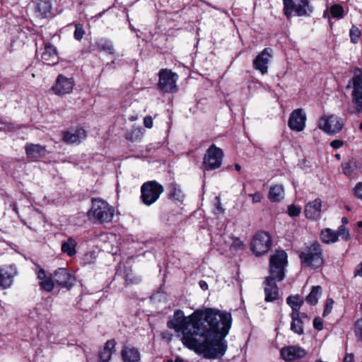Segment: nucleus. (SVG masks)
I'll use <instances>...</instances> for the list:
<instances>
[{
    "mask_svg": "<svg viewBox=\"0 0 362 362\" xmlns=\"http://www.w3.org/2000/svg\"><path fill=\"white\" fill-rule=\"evenodd\" d=\"M299 258L303 266L313 269H319L324 264L322 249L317 242L313 243L301 251Z\"/></svg>",
    "mask_w": 362,
    "mask_h": 362,
    "instance_id": "5",
    "label": "nucleus"
},
{
    "mask_svg": "<svg viewBox=\"0 0 362 362\" xmlns=\"http://www.w3.org/2000/svg\"><path fill=\"white\" fill-rule=\"evenodd\" d=\"M35 11L42 18H48L52 14V4L50 0H37Z\"/></svg>",
    "mask_w": 362,
    "mask_h": 362,
    "instance_id": "22",
    "label": "nucleus"
},
{
    "mask_svg": "<svg viewBox=\"0 0 362 362\" xmlns=\"http://www.w3.org/2000/svg\"><path fill=\"white\" fill-rule=\"evenodd\" d=\"M97 48L100 50L113 54L115 52L114 47L112 41L108 39L101 38L95 42Z\"/></svg>",
    "mask_w": 362,
    "mask_h": 362,
    "instance_id": "32",
    "label": "nucleus"
},
{
    "mask_svg": "<svg viewBox=\"0 0 362 362\" xmlns=\"http://www.w3.org/2000/svg\"><path fill=\"white\" fill-rule=\"evenodd\" d=\"M355 335L358 340L362 341V319L356 321L354 328Z\"/></svg>",
    "mask_w": 362,
    "mask_h": 362,
    "instance_id": "41",
    "label": "nucleus"
},
{
    "mask_svg": "<svg viewBox=\"0 0 362 362\" xmlns=\"http://www.w3.org/2000/svg\"><path fill=\"white\" fill-rule=\"evenodd\" d=\"M170 197L174 199L175 200H177L178 198L175 197V194L173 192L170 193Z\"/></svg>",
    "mask_w": 362,
    "mask_h": 362,
    "instance_id": "55",
    "label": "nucleus"
},
{
    "mask_svg": "<svg viewBox=\"0 0 362 362\" xmlns=\"http://www.w3.org/2000/svg\"><path fill=\"white\" fill-rule=\"evenodd\" d=\"M28 158L37 159L46 155L45 146L40 144H27L25 146Z\"/></svg>",
    "mask_w": 362,
    "mask_h": 362,
    "instance_id": "21",
    "label": "nucleus"
},
{
    "mask_svg": "<svg viewBox=\"0 0 362 362\" xmlns=\"http://www.w3.org/2000/svg\"><path fill=\"white\" fill-rule=\"evenodd\" d=\"M162 339L166 341H170L172 339V334H170L168 331H164L161 332Z\"/></svg>",
    "mask_w": 362,
    "mask_h": 362,
    "instance_id": "50",
    "label": "nucleus"
},
{
    "mask_svg": "<svg viewBox=\"0 0 362 362\" xmlns=\"http://www.w3.org/2000/svg\"><path fill=\"white\" fill-rule=\"evenodd\" d=\"M232 243L230 246L231 250H238L243 248L244 244L243 241H241L238 238H232Z\"/></svg>",
    "mask_w": 362,
    "mask_h": 362,
    "instance_id": "42",
    "label": "nucleus"
},
{
    "mask_svg": "<svg viewBox=\"0 0 362 362\" xmlns=\"http://www.w3.org/2000/svg\"><path fill=\"white\" fill-rule=\"evenodd\" d=\"M301 212V207L294 204H291L288 206V214L290 216H298Z\"/></svg>",
    "mask_w": 362,
    "mask_h": 362,
    "instance_id": "40",
    "label": "nucleus"
},
{
    "mask_svg": "<svg viewBox=\"0 0 362 362\" xmlns=\"http://www.w3.org/2000/svg\"><path fill=\"white\" fill-rule=\"evenodd\" d=\"M322 200L319 198L309 202L305 206V215L306 218L317 220L321 215Z\"/></svg>",
    "mask_w": 362,
    "mask_h": 362,
    "instance_id": "18",
    "label": "nucleus"
},
{
    "mask_svg": "<svg viewBox=\"0 0 362 362\" xmlns=\"http://www.w3.org/2000/svg\"><path fill=\"white\" fill-rule=\"evenodd\" d=\"M217 211L219 212V213H223V209L220 206V204L218 205L217 206Z\"/></svg>",
    "mask_w": 362,
    "mask_h": 362,
    "instance_id": "58",
    "label": "nucleus"
},
{
    "mask_svg": "<svg viewBox=\"0 0 362 362\" xmlns=\"http://www.w3.org/2000/svg\"><path fill=\"white\" fill-rule=\"evenodd\" d=\"M159 295H160V293H156V294H153V296H152V298H153L154 300H156V299H157V298H158V296H159Z\"/></svg>",
    "mask_w": 362,
    "mask_h": 362,
    "instance_id": "59",
    "label": "nucleus"
},
{
    "mask_svg": "<svg viewBox=\"0 0 362 362\" xmlns=\"http://www.w3.org/2000/svg\"><path fill=\"white\" fill-rule=\"evenodd\" d=\"M54 282L64 288H70L75 281V278L65 268H59L53 274Z\"/></svg>",
    "mask_w": 362,
    "mask_h": 362,
    "instance_id": "16",
    "label": "nucleus"
},
{
    "mask_svg": "<svg viewBox=\"0 0 362 362\" xmlns=\"http://www.w3.org/2000/svg\"><path fill=\"white\" fill-rule=\"evenodd\" d=\"M354 275L362 277V262L358 264L356 267Z\"/></svg>",
    "mask_w": 362,
    "mask_h": 362,
    "instance_id": "51",
    "label": "nucleus"
},
{
    "mask_svg": "<svg viewBox=\"0 0 362 362\" xmlns=\"http://www.w3.org/2000/svg\"><path fill=\"white\" fill-rule=\"evenodd\" d=\"M91 203V208L87 213L89 220L99 223L112 221L115 215V209L112 206L100 198H93Z\"/></svg>",
    "mask_w": 362,
    "mask_h": 362,
    "instance_id": "3",
    "label": "nucleus"
},
{
    "mask_svg": "<svg viewBox=\"0 0 362 362\" xmlns=\"http://www.w3.org/2000/svg\"><path fill=\"white\" fill-rule=\"evenodd\" d=\"M86 136V131L82 128L71 129L62 134V139L67 144H78Z\"/></svg>",
    "mask_w": 362,
    "mask_h": 362,
    "instance_id": "19",
    "label": "nucleus"
},
{
    "mask_svg": "<svg viewBox=\"0 0 362 362\" xmlns=\"http://www.w3.org/2000/svg\"><path fill=\"white\" fill-rule=\"evenodd\" d=\"M330 13L332 17L341 18L344 16V8L339 4H334L330 8Z\"/></svg>",
    "mask_w": 362,
    "mask_h": 362,
    "instance_id": "36",
    "label": "nucleus"
},
{
    "mask_svg": "<svg viewBox=\"0 0 362 362\" xmlns=\"http://www.w3.org/2000/svg\"><path fill=\"white\" fill-rule=\"evenodd\" d=\"M41 58L44 63L47 65H54L57 64L59 57L55 47L49 42L45 43Z\"/></svg>",
    "mask_w": 362,
    "mask_h": 362,
    "instance_id": "20",
    "label": "nucleus"
},
{
    "mask_svg": "<svg viewBox=\"0 0 362 362\" xmlns=\"http://www.w3.org/2000/svg\"><path fill=\"white\" fill-rule=\"evenodd\" d=\"M37 270L36 271V274L40 281L47 278L44 269L41 268L39 265L37 266Z\"/></svg>",
    "mask_w": 362,
    "mask_h": 362,
    "instance_id": "45",
    "label": "nucleus"
},
{
    "mask_svg": "<svg viewBox=\"0 0 362 362\" xmlns=\"http://www.w3.org/2000/svg\"><path fill=\"white\" fill-rule=\"evenodd\" d=\"M357 226L358 228H361L362 227V221H360L357 223Z\"/></svg>",
    "mask_w": 362,
    "mask_h": 362,
    "instance_id": "60",
    "label": "nucleus"
},
{
    "mask_svg": "<svg viewBox=\"0 0 362 362\" xmlns=\"http://www.w3.org/2000/svg\"><path fill=\"white\" fill-rule=\"evenodd\" d=\"M235 170H236L237 171H238V172H239V171L240 170V169H241V166H240L239 164H235Z\"/></svg>",
    "mask_w": 362,
    "mask_h": 362,
    "instance_id": "57",
    "label": "nucleus"
},
{
    "mask_svg": "<svg viewBox=\"0 0 362 362\" xmlns=\"http://www.w3.org/2000/svg\"><path fill=\"white\" fill-rule=\"evenodd\" d=\"M163 191V185L156 180L146 182L141 187V201L146 206H151L158 199Z\"/></svg>",
    "mask_w": 362,
    "mask_h": 362,
    "instance_id": "6",
    "label": "nucleus"
},
{
    "mask_svg": "<svg viewBox=\"0 0 362 362\" xmlns=\"http://www.w3.org/2000/svg\"><path fill=\"white\" fill-rule=\"evenodd\" d=\"M116 341L115 339H110L106 341L103 349L99 354L100 362H109L111 360L112 355L115 352Z\"/></svg>",
    "mask_w": 362,
    "mask_h": 362,
    "instance_id": "24",
    "label": "nucleus"
},
{
    "mask_svg": "<svg viewBox=\"0 0 362 362\" xmlns=\"http://www.w3.org/2000/svg\"><path fill=\"white\" fill-rule=\"evenodd\" d=\"M354 194L359 199H362V182H359L354 188Z\"/></svg>",
    "mask_w": 362,
    "mask_h": 362,
    "instance_id": "47",
    "label": "nucleus"
},
{
    "mask_svg": "<svg viewBox=\"0 0 362 362\" xmlns=\"http://www.w3.org/2000/svg\"><path fill=\"white\" fill-rule=\"evenodd\" d=\"M320 239L326 244L334 243L338 240L336 232L330 228L322 230L320 233Z\"/></svg>",
    "mask_w": 362,
    "mask_h": 362,
    "instance_id": "31",
    "label": "nucleus"
},
{
    "mask_svg": "<svg viewBox=\"0 0 362 362\" xmlns=\"http://www.w3.org/2000/svg\"><path fill=\"white\" fill-rule=\"evenodd\" d=\"M361 32L355 25H353L349 30L350 40L352 43H357L359 37H361Z\"/></svg>",
    "mask_w": 362,
    "mask_h": 362,
    "instance_id": "37",
    "label": "nucleus"
},
{
    "mask_svg": "<svg viewBox=\"0 0 362 362\" xmlns=\"http://www.w3.org/2000/svg\"><path fill=\"white\" fill-rule=\"evenodd\" d=\"M337 234V238L339 236H341L342 239L347 241L350 239V235L349 231L346 230L345 226L341 225L339 227L338 230L335 231Z\"/></svg>",
    "mask_w": 362,
    "mask_h": 362,
    "instance_id": "39",
    "label": "nucleus"
},
{
    "mask_svg": "<svg viewBox=\"0 0 362 362\" xmlns=\"http://www.w3.org/2000/svg\"><path fill=\"white\" fill-rule=\"evenodd\" d=\"M287 304L291 308V313H300L301 306L303 304V300L299 295L290 296L286 299Z\"/></svg>",
    "mask_w": 362,
    "mask_h": 362,
    "instance_id": "28",
    "label": "nucleus"
},
{
    "mask_svg": "<svg viewBox=\"0 0 362 362\" xmlns=\"http://www.w3.org/2000/svg\"><path fill=\"white\" fill-rule=\"evenodd\" d=\"M84 33L85 31L83 25L80 23H76L75 25V30L74 33V38L77 40H81L83 38Z\"/></svg>",
    "mask_w": 362,
    "mask_h": 362,
    "instance_id": "38",
    "label": "nucleus"
},
{
    "mask_svg": "<svg viewBox=\"0 0 362 362\" xmlns=\"http://www.w3.org/2000/svg\"><path fill=\"white\" fill-rule=\"evenodd\" d=\"M18 274L15 264L5 265L0 268V286L3 288H9L13 284V279Z\"/></svg>",
    "mask_w": 362,
    "mask_h": 362,
    "instance_id": "14",
    "label": "nucleus"
},
{
    "mask_svg": "<svg viewBox=\"0 0 362 362\" xmlns=\"http://www.w3.org/2000/svg\"><path fill=\"white\" fill-rule=\"evenodd\" d=\"M347 88H351L353 107L347 110L350 115L362 113V71L355 69L354 76L349 81Z\"/></svg>",
    "mask_w": 362,
    "mask_h": 362,
    "instance_id": "4",
    "label": "nucleus"
},
{
    "mask_svg": "<svg viewBox=\"0 0 362 362\" xmlns=\"http://www.w3.org/2000/svg\"><path fill=\"white\" fill-rule=\"evenodd\" d=\"M74 86V81L73 78H69L59 74L55 85L52 87V90L57 95L69 94L72 91Z\"/></svg>",
    "mask_w": 362,
    "mask_h": 362,
    "instance_id": "15",
    "label": "nucleus"
},
{
    "mask_svg": "<svg viewBox=\"0 0 362 362\" xmlns=\"http://www.w3.org/2000/svg\"><path fill=\"white\" fill-rule=\"evenodd\" d=\"M343 173L348 177H355L359 170L358 163L355 159L342 163Z\"/></svg>",
    "mask_w": 362,
    "mask_h": 362,
    "instance_id": "25",
    "label": "nucleus"
},
{
    "mask_svg": "<svg viewBox=\"0 0 362 362\" xmlns=\"http://www.w3.org/2000/svg\"><path fill=\"white\" fill-rule=\"evenodd\" d=\"M359 129H360V130H361V131H362V122H361V123L360 124V125H359Z\"/></svg>",
    "mask_w": 362,
    "mask_h": 362,
    "instance_id": "61",
    "label": "nucleus"
},
{
    "mask_svg": "<svg viewBox=\"0 0 362 362\" xmlns=\"http://www.w3.org/2000/svg\"><path fill=\"white\" fill-rule=\"evenodd\" d=\"M272 57V49L264 48L253 60V68L262 74L268 72V64Z\"/></svg>",
    "mask_w": 362,
    "mask_h": 362,
    "instance_id": "13",
    "label": "nucleus"
},
{
    "mask_svg": "<svg viewBox=\"0 0 362 362\" xmlns=\"http://www.w3.org/2000/svg\"><path fill=\"white\" fill-rule=\"evenodd\" d=\"M223 157L221 148L212 144L206 151L204 159L203 166L206 170H212L221 167Z\"/></svg>",
    "mask_w": 362,
    "mask_h": 362,
    "instance_id": "8",
    "label": "nucleus"
},
{
    "mask_svg": "<svg viewBox=\"0 0 362 362\" xmlns=\"http://www.w3.org/2000/svg\"><path fill=\"white\" fill-rule=\"evenodd\" d=\"M121 356L123 362H138L140 360V353L134 347L124 346Z\"/></svg>",
    "mask_w": 362,
    "mask_h": 362,
    "instance_id": "23",
    "label": "nucleus"
},
{
    "mask_svg": "<svg viewBox=\"0 0 362 362\" xmlns=\"http://www.w3.org/2000/svg\"><path fill=\"white\" fill-rule=\"evenodd\" d=\"M284 11L285 16L288 18L291 17L293 11H296V4L293 0H283Z\"/></svg>",
    "mask_w": 362,
    "mask_h": 362,
    "instance_id": "34",
    "label": "nucleus"
},
{
    "mask_svg": "<svg viewBox=\"0 0 362 362\" xmlns=\"http://www.w3.org/2000/svg\"><path fill=\"white\" fill-rule=\"evenodd\" d=\"M168 327L170 329H174L179 334L181 332V310H177L175 312L174 317L168 322Z\"/></svg>",
    "mask_w": 362,
    "mask_h": 362,
    "instance_id": "30",
    "label": "nucleus"
},
{
    "mask_svg": "<svg viewBox=\"0 0 362 362\" xmlns=\"http://www.w3.org/2000/svg\"><path fill=\"white\" fill-rule=\"evenodd\" d=\"M306 115L301 108L294 110L290 115L288 126L295 132H300L305 127Z\"/></svg>",
    "mask_w": 362,
    "mask_h": 362,
    "instance_id": "11",
    "label": "nucleus"
},
{
    "mask_svg": "<svg viewBox=\"0 0 362 362\" xmlns=\"http://www.w3.org/2000/svg\"><path fill=\"white\" fill-rule=\"evenodd\" d=\"M230 313L214 308L182 315V344L208 359L223 356L228 348L225 337L231 327Z\"/></svg>",
    "mask_w": 362,
    "mask_h": 362,
    "instance_id": "1",
    "label": "nucleus"
},
{
    "mask_svg": "<svg viewBox=\"0 0 362 362\" xmlns=\"http://www.w3.org/2000/svg\"><path fill=\"white\" fill-rule=\"evenodd\" d=\"M333 305L334 300L332 298H327L326 300L323 311V316H326L331 313L332 309L333 308Z\"/></svg>",
    "mask_w": 362,
    "mask_h": 362,
    "instance_id": "43",
    "label": "nucleus"
},
{
    "mask_svg": "<svg viewBox=\"0 0 362 362\" xmlns=\"http://www.w3.org/2000/svg\"><path fill=\"white\" fill-rule=\"evenodd\" d=\"M296 14L298 16H309L313 12V7L310 5L308 0H300L296 4Z\"/></svg>",
    "mask_w": 362,
    "mask_h": 362,
    "instance_id": "27",
    "label": "nucleus"
},
{
    "mask_svg": "<svg viewBox=\"0 0 362 362\" xmlns=\"http://www.w3.org/2000/svg\"><path fill=\"white\" fill-rule=\"evenodd\" d=\"M54 279L53 277H47L41 281L39 282V285L41 288V289L50 292L54 288Z\"/></svg>",
    "mask_w": 362,
    "mask_h": 362,
    "instance_id": "35",
    "label": "nucleus"
},
{
    "mask_svg": "<svg viewBox=\"0 0 362 362\" xmlns=\"http://www.w3.org/2000/svg\"><path fill=\"white\" fill-rule=\"evenodd\" d=\"M153 119L151 116H146L144 119V124L146 128H151L153 127Z\"/></svg>",
    "mask_w": 362,
    "mask_h": 362,
    "instance_id": "48",
    "label": "nucleus"
},
{
    "mask_svg": "<svg viewBox=\"0 0 362 362\" xmlns=\"http://www.w3.org/2000/svg\"><path fill=\"white\" fill-rule=\"evenodd\" d=\"M317 127L329 135L339 133L344 127L341 118L334 115H323L320 117Z\"/></svg>",
    "mask_w": 362,
    "mask_h": 362,
    "instance_id": "7",
    "label": "nucleus"
},
{
    "mask_svg": "<svg viewBox=\"0 0 362 362\" xmlns=\"http://www.w3.org/2000/svg\"><path fill=\"white\" fill-rule=\"evenodd\" d=\"M130 28L132 30H134V31L135 30L134 28H133V27L132 25H130Z\"/></svg>",
    "mask_w": 362,
    "mask_h": 362,
    "instance_id": "63",
    "label": "nucleus"
},
{
    "mask_svg": "<svg viewBox=\"0 0 362 362\" xmlns=\"http://www.w3.org/2000/svg\"><path fill=\"white\" fill-rule=\"evenodd\" d=\"M272 239L268 233L259 232L255 234L251 243V250L256 256H261L269 250Z\"/></svg>",
    "mask_w": 362,
    "mask_h": 362,
    "instance_id": "9",
    "label": "nucleus"
},
{
    "mask_svg": "<svg viewBox=\"0 0 362 362\" xmlns=\"http://www.w3.org/2000/svg\"><path fill=\"white\" fill-rule=\"evenodd\" d=\"M330 146L334 149H338L343 146V141L339 139H335L331 141Z\"/></svg>",
    "mask_w": 362,
    "mask_h": 362,
    "instance_id": "49",
    "label": "nucleus"
},
{
    "mask_svg": "<svg viewBox=\"0 0 362 362\" xmlns=\"http://www.w3.org/2000/svg\"><path fill=\"white\" fill-rule=\"evenodd\" d=\"M307 355V351L298 346H289L281 350L282 358L288 362H300Z\"/></svg>",
    "mask_w": 362,
    "mask_h": 362,
    "instance_id": "12",
    "label": "nucleus"
},
{
    "mask_svg": "<svg viewBox=\"0 0 362 362\" xmlns=\"http://www.w3.org/2000/svg\"><path fill=\"white\" fill-rule=\"evenodd\" d=\"M248 196L252 198V204H257L261 202L263 196L261 192H256L254 194H249Z\"/></svg>",
    "mask_w": 362,
    "mask_h": 362,
    "instance_id": "44",
    "label": "nucleus"
},
{
    "mask_svg": "<svg viewBox=\"0 0 362 362\" xmlns=\"http://www.w3.org/2000/svg\"><path fill=\"white\" fill-rule=\"evenodd\" d=\"M322 287L320 286H314L309 294L306 296L305 300L308 303L314 305L318 302L319 298L322 295Z\"/></svg>",
    "mask_w": 362,
    "mask_h": 362,
    "instance_id": "29",
    "label": "nucleus"
},
{
    "mask_svg": "<svg viewBox=\"0 0 362 362\" xmlns=\"http://www.w3.org/2000/svg\"><path fill=\"white\" fill-rule=\"evenodd\" d=\"M336 157H337L338 159H339V158H340V156H339V154H337V155H336Z\"/></svg>",
    "mask_w": 362,
    "mask_h": 362,
    "instance_id": "62",
    "label": "nucleus"
},
{
    "mask_svg": "<svg viewBox=\"0 0 362 362\" xmlns=\"http://www.w3.org/2000/svg\"><path fill=\"white\" fill-rule=\"evenodd\" d=\"M341 222H342V225L344 226L345 224L348 223V218L346 217H343L341 218Z\"/></svg>",
    "mask_w": 362,
    "mask_h": 362,
    "instance_id": "54",
    "label": "nucleus"
},
{
    "mask_svg": "<svg viewBox=\"0 0 362 362\" xmlns=\"http://www.w3.org/2000/svg\"><path fill=\"white\" fill-rule=\"evenodd\" d=\"M76 242L73 238H69L67 241L62 243V251L69 257L74 256L76 252Z\"/></svg>",
    "mask_w": 362,
    "mask_h": 362,
    "instance_id": "33",
    "label": "nucleus"
},
{
    "mask_svg": "<svg viewBox=\"0 0 362 362\" xmlns=\"http://www.w3.org/2000/svg\"><path fill=\"white\" fill-rule=\"evenodd\" d=\"M287 254L284 250H277L271 256L269 260L270 275L264 281V294L266 302H273L279 298V288L276 281H281L285 276V268L287 265Z\"/></svg>",
    "mask_w": 362,
    "mask_h": 362,
    "instance_id": "2",
    "label": "nucleus"
},
{
    "mask_svg": "<svg viewBox=\"0 0 362 362\" xmlns=\"http://www.w3.org/2000/svg\"><path fill=\"white\" fill-rule=\"evenodd\" d=\"M313 327L317 330H322L323 328V322L320 317H315L313 320Z\"/></svg>",
    "mask_w": 362,
    "mask_h": 362,
    "instance_id": "46",
    "label": "nucleus"
},
{
    "mask_svg": "<svg viewBox=\"0 0 362 362\" xmlns=\"http://www.w3.org/2000/svg\"><path fill=\"white\" fill-rule=\"evenodd\" d=\"M179 76L168 69H161L159 72L158 87L163 92L173 93L177 90L176 82Z\"/></svg>",
    "mask_w": 362,
    "mask_h": 362,
    "instance_id": "10",
    "label": "nucleus"
},
{
    "mask_svg": "<svg viewBox=\"0 0 362 362\" xmlns=\"http://www.w3.org/2000/svg\"><path fill=\"white\" fill-rule=\"evenodd\" d=\"M291 330L296 334L301 335L304 333L303 325L308 321L309 317L305 313H291Z\"/></svg>",
    "mask_w": 362,
    "mask_h": 362,
    "instance_id": "17",
    "label": "nucleus"
},
{
    "mask_svg": "<svg viewBox=\"0 0 362 362\" xmlns=\"http://www.w3.org/2000/svg\"><path fill=\"white\" fill-rule=\"evenodd\" d=\"M199 284L202 290L206 291L208 289V284L205 281L201 280Z\"/></svg>",
    "mask_w": 362,
    "mask_h": 362,
    "instance_id": "53",
    "label": "nucleus"
},
{
    "mask_svg": "<svg viewBox=\"0 0 362 362\" xmlns=\"http://www.w3.org/2000/svg\"><path fill=\"white\" fill-rule=\"evenodd\" d=\"M343 362H354V355L351 354H346L344 358Z\"/></svg>",
    "mask_w": 362,
    "mask_h": 362,
    "instance_id": "52",
    "label": "nucleus"
},
{
    "mask_svg": "<svg viewBox=\"0 0 362 362\" xmlns=\"http://www.w3.org/2000/svg\"><path fill=\"white\" fill-rule=\"evenodd\" d=\"M168 362H181V358L177 357L175 361H173L172 359H169L168 360Z\"/></svg>",
    "mask_w": 362,
    "mask_h": 362,
    "instance_id": "56",
    "label": "nucleus"
},
{
    "mask_svg": "<svg viewBox=\"0 0 362 362\" xmlns=\"http://www.w3.org/2000/svg\"><path fill=\"white\" fill-rule=\"evenodd\" d=\"M284 197V189L281 185H276L270 187L268 198L272 202H279Z\"/></svg>",
    "mask_w": 362,
    "mask_h": 362,
    "instance_id": "26",
    "label": "nucleus"
}]
</instances>
